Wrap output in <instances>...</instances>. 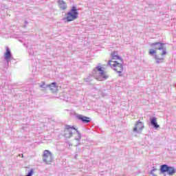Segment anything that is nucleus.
<instances>
[{
    "label": "nucleus",
    "instance_id": "15",
    "mask_svg": "<svg viewBox=\"0 0 176 176\" xmlns=\"http://www.w3.org/2000/svg\"><path fill=\"white\" fill-rule=\"evenodd\" d=\"M32 174H34V169H31L26 176H32Z\"/></svg>",
    "mask_w": 176,
    "mask_h": 176
},
{
    "label": "nucleus",
    "instance_id": "12",
    "mask_svg": "<svg viewBox=\"0 0 176 176\" xmlns=\"http://www.w3.org/2000/svg\"><path fill=\"white\" fill-rule=\"evenodd\" d=\"M47 86V87H50V90H52V91H53V93H54L55 91H57V89L58 87L56 82H52V84L48 85Z\"/></svg>",
    "mask_w": 176,
    "mask_h": 176
},
{
    "label": "nucleus",
    "instance_id": "8",
    "mask_svg": "<svg viewBox=\"0 0 176 176\" xmlns=\"http://www.w3.org/2000/svg\"><path fill=\"white\" fill-rule=\"evenodd\" d=\"M96 69L98 71L99 76H100V78H102L103 79H107L108 78V75H107V74L105 73V71L104 70V68H102L100 66H98L96 67Z\"/></svg>",
    "mask_w": 176,
    "mask_h": 176
},
{
    "label": "nucleus",
    "instance_id": "17",
    "mask_svg": "<svg viewBox=\"0 0 176 176\" xmlns=\"http://www.w3.org/2000/svg\"><path fill=\"white\" fill-rule=\"evenodd\" d=\"M40 87H45V82H43V84L40 86Z\"/></svg>",
    "mask_w": 176,
    "mask_h": 176
},
{
    "label": "nucleus",
    "instance_id": "19",
    "mask_svg": "<svg viewBox=\"0 0 176 176\" xmlns=\"http://www.w3.org/2000/svg\"><path fill=\"white\" fill-rule=\"evenodd\" d=\"M19 156H21V155H19Z\"/></svg>",
    "mask_w": 176,
    "mask_h": 176
},
{
    "label": "nucleus",
    "instance_id": "11",
    "mask_svg": "<svg viewBox=\"0 0 176 176\" xmlns=\"http://www.w3.org/2000/svg\"><path fill=\"white\" fill-rule=\"evenodd\" d=\"M151 123L155 129H159V127H160V126L157 124V119L155 117L151 118Z\"/></svg>",
    "mask_w": 176,
    "mask_h": 176
},
{
    "label": "nucleus",
    "instance_id": "7",
    "mask_svg": "<svg viewBox=\"0 0 176 176\" xmlns=\"http://www.w3.org/2000/svg\"><path fill=\"white\" fill-rule=\"evenodd\" d=\"M144 122L141 121L136 122L135 127L133 128L134 133H141L144 130Z\"/></svg>",
    "mask_w": 176,
    "mask_h": 176
},
{
    "label": "nucleus",
    "instance_id": "14",
    "mask_svg": "<svg viewBox=\"0 0 176 176\" xmlns=\"http://www.w3.org/2000/svg\"><path fill=\"white\" fill-rule=\"evenodd\" d=\"M150 56H153V54H156V50L151 49L148 52Z\"/></svg>",
    "mask_w": 176,
    "mask_h": 176
},
{
    "label": "nucleus",
    "instance_id": "10",
    "mask_svg": "<svg viewBox=\"0 0 176 176\" xmlns=\"http://www.w3.org/2000/svg\"><path fill=\"white\" fill-rule=\"evenodd\" d=\"M58 4L61 10H67V3L63 0H58Z\"/></svg>",
    "mask_w": 176,
    "mask_h": 176
},
{
    "label": "nucleus",
    "instance_id": "4",
    "mask_svg": "<svg viewBox=\"0 0 176 176\" xmlns=\"http://www.w3.org/2000/svg\"><path fill=\"white\" fill-rule=\"evenodd\" d=\"M74 131H78V130L74 126L65 125L63 130V135L65 138H71L74 135Z\"/></svg>",
    "mask_w": 176,
    "mask_h": 176
},
{
    "label": "nucleus",
    "instance_id": "6",
    "mask_svg": "<svg viewBox=\"0 0 176 176\" xmlns=\"http://www.w3.org/2000/svg\"><path fill=\"white\" fill-rule=\"evenodd\" d=\"M161 173H168V175H174L176 173V169L174 167L168 166L166 164L162 165L160 167Z\"/></svg>",
    "mask_w": 176,
    "mask_h": 176
},
{
    "label": "nucleus",
    "instance_id": "9",
    "mask_svg": "<svg viewBox=\"0 0 176 176\" xmlns=\"http://www.w3.org/2000/svg\"><path fill=\"white\" fill-rule=\"evenodd\" d=\"M77 119H78V120H81L82 123H90L91 121L90 118L81 114H78L77 116Z\"/></svg>",
    "mask_w": 176,
    "mask_h": 176
},
{
    "label": "nucleus",
    "instance_id": "5",
    "mask_svg": "<svg viewBox=\"0 0 176 176\" xmlns=\"http://www.w3.org/2000/svg\"><path fill=\"white\" fill-rule=\"evenodd\" d=\"M43 160L46 164H50L53 162V154L48 150H45L43 153Z\"/></svg>",
    "mask_w": 176,
    "mask_h": 176
},
{
    "label": "nucleus",
    "instance_id": "20",
    "mask_svg": "<svg viewBox=\"0 0 176 176\" xmlns=\"http://www.w3.org/2000/svg\"><path fill=\"white\" fill-rule=\"evenodd\" d=\"M19 156H21V155H19Z\"/></svg>",
    "mask_w": 176,
    "mask_h": 176
},
{
    "label": "nucleus",
    "instance_id": "18",
    "mask_svg": "<svg viewBox=\"0 0 176 176\" xmlns=\"http://www.w3.org/2000/svg\"><path fill=\"white\" fill-rule=\"evenodd\" d=\"M21 157H24V155L21 154Z\"/></svg>",
    "mask_w": 176,
    "mask_h": 176
},
{
    "label": "nucleus",
    "instance_id": "2",
    "mask_svg": "<svg viewBox=\"0 0 176 176\" xmlns=\"http://www.w3.org/2000/svg\"><path fill=\"white\" fill-rule=\"evenodd\" d=\"M153 47H155V50H162V52H160L159 54L155 56V60H164V56L167 54L166 48H164V44L161 42H157L151 44Z\"/></svg>",
    "mask_w": 176,
    "mask_h": 176
},
{
    "label": "nucleus",
    "instance_id": "16",
    "mask_svg": "<svg viewBox=\"0 0 176 176\" xmlns=\"http://www.w3.org/2000/svg\"><path fill=\"white\" fill-rule=\"evenodd\" d=\"M80 138H81L80 134L78 133V138L76 139V141H80Z\"/></svg>",
    "mask_w": 176,
    "mask_h": 176
},
{
    "label": "nucleus",
    "instance_id": "1",
    "mask_svg": "<svg viewBox=\"0 0 176 176\" xmlns=\"http://www.w3.org/2000/svg\"><path fill=\"white\" fill-rule=\"evenodd\" d=\"M111 60L108 61L107 65H109L112 69H113L117 74L122 76V72H123V65L119 63V61H122V57L119 56L118 52H112L111 54Z\"/></svg>",
    "mask_w": 176,
    "mask_h": 176
},
{
    "label": "nucleus",
    "instance_id": "13",
    "mask_svg": "<svg viewBox=\"0 0 176 176\" xmlns=\"http://www.w3.org/2000/svg\"><path fill=\"white\" fill-rule=\"evenodd\" d=\"M11 58L12 54L10 53V50H9V48H7L6 52L5 53V58L6 60H10Z\"/></svg>",
    "mask_w": 176,
    "mask_h": 176
},
{
    "label": "nucleus",
    "instance_id": "3",
    "mask_svg": "<svg viewBox=\"0 0 176 176\" xmlns=\"http://www.w3.org/2000/svg\"><path fill=\"white\" fill-rule=\"evenodd\" d=\"M78 9L76 7H72V10L65 14V17L64 20H66L67 23L69 21H74V20H76L78 19Z\"/></svg>",
    "mask_w": 176,
    "mask_h": 176
}]
</instances>
